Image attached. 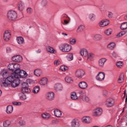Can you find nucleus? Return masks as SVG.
<instances>
[{"label": "nucleus", "mask_w": 127, "mask_h": 127, "mask_svg": "<svg viewBox=\"0 0 127 127\" xmlns=\"http://www.w3.org/2000/svg\"><path fill=\"white\" fill-rule=\"evenodd\" d=\"M11 59L14 62H21L22 61V57L19 55H15L13 56Z\"/></svg>", "instance_id": "17"}, {"label": "nucleus", "mask_w": 127, "mask_h": 127, "mask_svg": "<svg viewBox=\"0 0 127 127\" xmlns=\"http://www.w3.org/2000/svg\"><path fill=\"white\" fill-rule=\"evenodd\" d=\"M88 18L91 21H94L96 19V15L94 13H90L88 15Z\"/></svg>", "instance_id": "34"}, {"label": "nucleus", "mask_w": 127, "mask_h": 127, "mask_svg": "<svg viewBox=\"0 0 127 127\" xmlns=\"http://www.w3.org/2000/svg\"><path fill=\"white\" fill-rule=\"evenodd\" d=\"M26 82H24V83H27L28 84H30L31 83V79H27L26 81Z\"/></svg>", "instance_id": "56"}, {"label": "nucleus", "mask_w": 127, "mask_h": 127, "mask_svg": "<svg viewBox=\"0 0 127 127\" xmlns=\"http://www.w3.org/2000/svg\"><path fill=\"white\" fill-rule=\"evenodd\" d=\"M80 98L84 102H86V103L90 102V98H89V97L86 96V94H85L84 93H80Z\"/></svg>", "instance_id": "15"}, {"label": "nucleus", "mask_w": 127, "mask_h": 127, "mask_svg": "<svg viewBox=\"0 0 127 127\" xmlns=\"http://www.w3.org/2000/svg\"><path fill=\"white\" fill-rule=\"evenodd\" d=\"M20 71L18 72L17 74H16L15 76L16 77L17 79H20V78H26L27 77V73L24 70H19Z\"/></svg>", "instance_id": "5"}, {"label": "nucleus", "mask_w": 127, "mask_h": 127, "mask_svg": "<svg viewBox=\"0 0 127 127\" xmlns=\"http://www.w3.org/2000/svg\"><path fill=\"white\" fill-rule=\"evenodd\" d=\"M74 57H73V54H68L66 56V59L68 61H72L73 60Z\"/></svg>", "instance_id": "38"}, {"label": "nucleus", "mask_w": 127, "mask_h": 127, "mask_svg": "<svg viewBox=\"0 0 127 127\" xmlns=\"http://www.w3.org/2000/svg\"><path fill=\"white\" fill-rule=\"evenodd\" d=\"M16 75L14 73L8 76L5 79H1L0 80V86L2 88H6L11 86L13 88L17 87L20 83V80L16 77Z\"/></svg>", "instance_id": "1"}, {"label": "nucleus", "mask_w": 127, "mask_h": 127, "mask_svg": "<svg viewBox=\"0 0 127 127\" xmlns=\"http://www.w3.org/2000/svg\"><path fill=\"white\" fill-rule=\"evenodd\" d=\"M63 17H67L68 18H69V17H68V16L65 14L63 15Z\"/></svg>", "instance_id": "63"}, {"label": "nucleus", "mask_w": 127, "mask_h": 127, "mask_svg": "<svg viewBox=\"0 0 127 127\" xmlns=\"http://www.w3.org/2000/svg\"><path fill=\"white\" fill-rule=\"evenodd\" d=\"M113 15H114V14L113 13H112V12H109L108 17L109 18H112V17H113Z\"/></svg>", "instance_id": "54"}, {"label": "nucleus", "mask_w": 127, "mask_h": 127, "mask_svg": "<svg viewBox=\"0 0 127 127\" xmlns=\"http://www.w3.org/2000/svg\"><path fill=\"white\" fill-rule=\"evenodd\" d=\"M47 51L49 52V53H51L52 54H55L56 53V51L53 47L48 46L46 48Z\"/></svg>", "instance_id": "23"}, {"label": "nucleus", "mask_w": 127, "mask_h": 127, "mask_svg": "<svg viewBox=\"0 0 127 127\" xmlns=\"http://www.w3.org/2000/svg\"><path fill=\"white\" fill-rule=\"evenodd\" d=\"M112 54L113 57H117V54L115 52H113Z\"/></svg>", "instance_id": "58"}, {"label": "nucleus", "mask_w": 127, "mask_h": 127, "mask_svg": "<svg viewBox=\"0 0 127 127\" xmlns=\"http://www.w3.org/2000/svg\"><path fill=\"white\" fill-rule=\"evenodd\" d=\"M14 67V63L10 64L8 65V69H9V70H11V71H12L13 72Z\"/></svg>", "instance_id": "44"}, {"label": "nucleus", "mask_w": 127, "mask_h": 127, "mask_svg": "<svg viewBox=\"0 0 127 127\" xmlns=\"http://www.w3.org/2000/svg\"><path fill=\"white\" fill-rule=\"evenodd\" d=\"M32 11H33V10L31 7H29L27 9V12L28 14H31V13H32Z\"/></svg>", "instance_id": "50"}, {"label": "nucleus", "mask_w": 127, "mask_h": 127, "mask_svg": "<svg viewBox=\"0 0 127 127\" xmlns=\"http://www.w3.org/2000/svg\"><path fill=\"white\" fill-rule=\"evenodd\" d=\"M62 35H63L64 36H67L68 34H67V33H62Z\"/></svg>", "instance_id": "61"}, {"label": "nucleus", "mask_w": 127, "mask_h": 127, "mask_svg": "<svg viewBox=\"0 0 127 127\" xmlns=\"http://www.w3.org/2000/svg\"><path fill=\"white\" fill-rule=\"evenodd\" d=\"M17 42L18 44H23V42H24L23 38L21 37H18L17 38Z\"/></svg>", "instance_id": "36"}, {"label": "nucleus", "mask_w": 127, "mask_h": 127, "mask_svg": "<svg viewBox=\"0 0 127 127\" xmlns=\"http://www.w3.org/2000/svg\"><path fill=\"white\" fill-rule=\"evenodd\" d=\"M122 35L121 34V32L120 33H119L117 35V37L119 38V37H122Z\"/></svg>", "instance_id": "59"}, {"label": "nucleus", "mask_w": 127, "mask_h": 127, "mask_svg": "<svg viewBox=\"0 0 127 127\" xmlns=\"http://www.w3.org/2000/svg\"><path fill=\"white\" fill-rule=\"evenodd\" d=\"M121 28L122 30L124 29H127V22L122 23L121 25Z\"/></svg>", "instance_id": "40"}, {"label": "nucleus", "mask_w": 127, "mask_h": 127, "mask_svg": "<svg viewBox=\"0 0 127 127\" xmlns=\"http://www.w3.org/2000/svg\"><path fill=\"white\" fill-rule=\"evenodd\" d=\"M54 92L51 91L47 93L46 94V99L48 101H53L55 98Z\"/></svg>", "instance_id": "9"}, {"label": "nucleus", "mask_w": 127, "mask_h": 127, "mask_svg": "<svg viewBox=\"0 0 127 127\" xmlns=\"http://www.w3.org/2000/svg\"><path fill=\"white\" fill-rule=\"evenodd\" d=\"M107 47L109 49H113L114 48H115V47H116V44H115V43L114 42L110 43L108 45Z\"/></svg>", "instance_id": "39"}, {"label": "nucleus", "mask_w": 127, "mask_h": 127, "mask_svg": "<svg viewBox=\"0 0 127 127\" xmlns=\"http://www.w3.org/2000/svg\"><path fill=\"white\" fill-rule=\"evenodd\" d=\"M7 53H9L11 52V49L10 47H7L6 49Z\"/></svg>", "instance_id": "55"}, {"label": "nucleus", "mask_w": 127, "mask_h": 127, "mask_svg": "<svg viewBox=\"0 0 127 127\" xmlns=\"http://www.w3.org/2000/svg\"><path fill=\"white\" fill-rule=\"evenodd\" d=\"M88 51L86 49H83L81 50L80 54L81 55V56H83V57H87V56L88 55Z\"/></svg>", "instance_id": "30"}, {"label": "nucleus", "mask_w": 127, "mask_h": 127, "mask_svg": "<svg viewBox=\"0 0 127 127\" xmlns=\"http://www.w3.org/2000/svg\"><path fill=\"white\" fill-rule=\"evenodd\" d=\"M110 23V21L108 19L102 20L100 22H99V26L101 27H105V26H107V25H109Z\"/></svg>", "instance_id": "16"}, {"label": "nucleus", "mask_w": 127, "mask_h": 127, "mask_svg": "<svg viewBox=\"0 0 127 127\" xmlns=\"http://www.w3.org/2000/svg\"><path fill=\"white\" fill-rule=\"evenodd\" d=\"M9 38H10V31L7 30L4 32L3 39L5 41H8Z\"/></svg>", "instance_id": "13"}, {"label": "nucleus", "mask_w": 127, "mask_h": 127, "mask_svg": "<svg viewBox=\"0 0 127 127\" xmlns=\"http://www.w3.org/2000/svg\"><path fill=\"white\" fill-rule=\"evenodd\" d=\"M78 86L80 89H87L88 84H87V82L85 81H81L79 83Z\"/></svg>", "instance_id": "20"}, {"label": "nucleus", "mask_w": 127, "mask_h": 127, "mask_svg": "<svg viewBox=\"0 0 127 127\" xmlns=\"http://www.w3.org/2000/svg\"><path fill=\"white\" fill-rule=\"evenodd\" d=\"M69 42L72 45L76 44V39H70Z\"/></svg>", "instance_id": "48"}, {"label": "nucleus", "mask_w": 127, "mask_h": 127, "mask_svg": "<svg viewBox=\"0 0 127 127\" xmlns=\"http://www.w3.org/2000/svg\"><path fill=\"white\" fill-rule=\"evenodd\" d=\"M113 30L112 29H108L105 31L104 33L106 34V35H111V34L112 33Z\"/></svg>", "instance_id": "43"}, {"label": "nucleus", "mask_w": 127, "mask_h": 127, "mask_svg": "<svg viewBox=\"0 0 127 127\" xmlns=\"http://www.w3.org/2000/svg\"><path fill=\"white\" fill-rule=\"evenodd\" d=\"M126 33L127 32L124 31L120 32V34H121L122 36H124V35H125V34H126Z\"/></svg>", "instance_id": "57"}, {"label": "nucleus", "mask_w": 127, "mask_h": 127, "mask_svg": "<svg viewBox=\"0 0 127 127\" xmlns=\"http://www.w3.org/2000/svg\"><path fill=\"white\" fill-rule=\"evenodd\" d=\"M48 82V80L46 77H43L39 81V84H40L42 86H44V85H46Z\"/></svg>", "instance_id": "24"}, {"label": "nucleus", "mask_w": 127, "mask_h": 127, "mask_svg": "<svg viewBox=\"0 0 127 127\" xmlns=\"http://www.w3.org/2000/svg\"><path fill=\"white\" fill-rule=\"evenodd\" d=\"M20 126H24L25 125V121L23 120H21L19 122Z\"/></svg>", "instance_id": "53"}, {"label": "nucleus", "mask_w": 127, "mask_h": 127, "mask_svg": "<svg viewBox=\"0 0 127 127\" xmlns=\"http://www.w3.org/2000/svg\"><path fill=\"white\" fill-rule=\"evenodd\" d=\"M54 90L56 92H60L63 91V85L61 83H56L54 85Z\"/></svg>", "instance_id": "12"}, {"label": "nucleus", "mask_w": 127, "mask_h": 127, "mask_svg": "<svg viewBox=\"0 0 127 127\" xmlns=\"http://www.w3.org/2000/svg\"><path fill=\"white\" fill-rule=\"evenodd\" d=\"M20 65L18 64H14V69L13 72H14V74H16L20 72Z\"/></svg>", "instance_id": "18"}, {"label": "nucleus", "mask_w": 127, "mask_h": 127, "mask_svg": "<svg viewBox=\"0 0 127 127\" xmlns=\"http://www.w3.org/2000/svg\"><path fill=\"white\" fill-rule=\"evenodd\" d=\"M70 125L71 127H80L81 122L79 119H74L71 121Z\"/></svg>", "instance_id": "7"}, {"label": "nucleus", "mask_w": 127, "mask_h": 127, "mask_svg": "<svg viewBox=\"0 0 127 127\" xmlns=\"http://www.w3.org/2000/svg\"><path fill=\"white\" fill-rule=\"evenodd\" d=\"M39 90H40L39 86H36L33 89V93L34 94H37L39 92Z\"/></svg>", "instance_id": "42"}, {"label": "nucleus", "mask_w": 127, "mask_h": 127, "mask_svg": "<svg viewBox=\"0 0 127 127\" xmlns=\"http://www.w3.org/2000/svg\"><path fill=\"white\" fill-rule=\"evenodd\" d=\"M34 75H35V76H37V77H40V76H41V74H42V70L39 69H35L34 71Z\"/></svg>", "instance_id": "31"}, {"label": "nucleus", "mask_w": 127, "mask_h": 127, "mask_svg": "<svg viewBox=\"0 0 127 127\" xmlns=\"http://www.w3.org/2000/svg\"><path fill=\"white\" fill-rule=\"evenodd\" d=\"M1 74L2 75L3 80H5L8 77V72L5 70H2Z\"/></svg>", "instance_id": "27"}, {"label": "nucleus", "mask_w": 127, "mask_h": 127, "mask_svg": "<svg viewBox=\"0 0 127 127\" xmlns=\"http://www.w3.org/2000/svg\"><path fill=\"white\" fill-rule=\"evenodd\" d=\"M64 23H65V24H68V23H69V21H67V20H64Z\"/></svg>", "instance_id": "60"}, {"label": "nucleus", "mask_w": 127, "mask_h": 127, "mask_svg": "<svg viewBox=\"0 0 127 127\" xmlns=\"http://www.w3.org/2000/svg\"><path fill=\"white\" fill-rule=\"evenodd\" d=\"M124 75H121L119 76V78L118 79V83H123V82H124Z\"/></svg>", "instance_id": "45"}, {"label": "nucleus", "mask_w": 127, "mask_h": 127, "mask_svg": "<svg viewBox=\"0 0 127 127\" xmlns=\"http://www.w3.org/2000/svg\"><path fill=\"white\" fill-rule=\"evenodd\" d=\"M12 104L14 106H21V102H13Z\"/></svg>", "instance_id": "52"}, {"label": "nucleus", "mask_w": 127, "mask_h": 127, "mask_svg": "<svg viewBox=\"0 0 127 127\" xmlns=\"http://www.w3.org/2000/svg\"><path fill=\"white\" fill-rule=\"evenodd\" d=\"M7 16L9 20L13 21L17 18V14L15 11L10 10L8 12Z\"/></svg>", "instance_id": "3"}, {"label": "nucleus", "mask_w": 127, "mask_h": 127, "mask_svg": "<svg viewBox=\"0 0 127 127\" xmlns=\"http://www.w3.org/2000/svg\"><path fill=\"white\" fill-rule=\"evenodd\" d=\"M106 76V74L103 72H99L98 74L96 76V79L97 81H99L100 82H102V81H104L105 80V77Z\"/></svg>", "instance_id": "8"}, {"label": "nucleus", "mask_w": 127, "mask_h": 127, "mask_svg": "<svg viewBox=\"0 0 127 127\" xmlns=\"http://www.w3.org/2000/svg\"><path fill=\"white\" fill-rule=\"evenodd\" d=\"M117 67H118V68H121L122 66H123V62H118L117 64H116Z\"/></svg>", "instance_id": "51"}, {"label": "nucleus", "mask_w": 127, "mask_h": 127, "mask_svg": "<svg viewBox=\"0 0 127 127\" xmlns=\"http://www.w3.org/2000/svg\"><path fill=\"white\" fill-rule=\"evenodd\" d=\"M124 19H125V20L127 21V15H126V16L124 17Z\"/></svg>", "instance_id": "64"}, {"label": "nucleus", "mask_w": 127, "mask_h": 127, "mask_svg": "<svg viewBox=\"0 0 127 127\" xmlns=\"http://www.w3.org/2000/svg\"><path fill=\"white\" fill-rule=\"evenodd\" d=\"M92 38L95 41H101L103 39V37L100 34H95L92 36Z\"/></svg>", "instance_id": "19"}, {"label": "nucleus", "mask_w": 127, "mask_h": 127, "mask_svg": "<svg viewBox=\"0 0 127 127\" xmlns=\"http://www.w3.org/2000/svg\"><path fill=\"white\" fill-rule=\"evenodd\" d=\"M17 6L18 7L19 10L21 11H22L23 9H24V7H25L24 3L22 2V1L18 2Z\"/></svg>", "instance_id": "29"}, {"label": "nucleus", "mask_w": 127, "mask_h": 127, "mask_svg": "<svg viewBox=\"0 0 127 127\" xmlns=\"http://www.w3.org/2000/svg\"><path fill=\"white\" fill-rule=\"evenodd\" d=\"M81 122L83 124H91L92 123V118L89 116H85L82 117Z\"/></svg>", "instance_id": "11"}, {"label": "nucleus", "mask_w": 127, "mask_h": 127, "mask_svg": "<svg viewBox=\"0 0 127 127\" xmlns=\"http://www.w3.org/2000/svg\"><path fill=\"white\" fill-rule=\"evenodd\" d=\"M13 111V107L11 105H9L6 108V112L7 114H11Z\"/></svg>", "instance_id": "33"}, {"label": "nucleus", "mask_w": 127, "mask_h": 127, "mask_svg": "<svg viewBox=\"0 0 127 127\" xmlns=\"http://www.w3.org/2000/svg\"><path fill=\"white\" fill-rule=\"evenodd\" d=\"M86 57H87V61H92L94 57H95V54L92 53H88L86 56Z\"/></svg>", "instance_id": "25"}, {"label": "nucleus", "mask_w": 127, "mask_h": 127, "mask_svg": "<svg viewBox=\"0 0 127 127\" xmlns=\"http://www.w3.org/2000/svg\"><path fill=\"white\" fill-rule=\"evenodd\" d=\"M65 81L66 82V83H68L69 84H71L73 82V79H72L71 77H70L69 76H66L65 78Z\"/></svg>", "instance_id": "37"}, {"label": "nucleus", "mask_w": 127, "mask_h": 127, "mask_svg": "<svg viewBox=\"0 0 127 127\" xmlns=\"http://www.w3.org/2000/svg\"><path fill=\"white\" fill-rule=\"evenodd\" d=\"M107 62V59L105 58H102L99 60L98 64L100 67H104L105 63Z\"/></svg>", "instance_id": "22"}, {"label": "nucleus", "mask_w": 127, "mask_h": 127, "mask_svg": "<svg viewBox=\"0 0 127 127\" xmlns=\"http://www.w3.org/2000/svg\"><path fill=\"white\" fill-rule=\"evenodd\" d=\"M70 98L71 100H74V101L79 99V97L77 96L76 92H72L71 93Z\"/></svg>", "instance_id": "32"}, {"label": "nucleus", "mask_w": 127, "mask_h": 127, "mask_svg": "<svg viewBox=\"0 0 127 127\" xmlns=\"http://www.w3.org/2000/svg\"><path fill=\"white\" fill-rule=\"evenodd\" d=\"M11 122L9 120H6L4 121L3 123V126L4 127H8L9 126H10Z\"/></svg>", "instance_id": "41"}, {"label": "nucleus", "mask_w": 127, "mask_h": 127, "mask_svg": "<svg viewBox=\"0 0 127 127\" xmlns=\"http://www.w3.org/2000/svg\"><path fill=\"white\" fill-rule=\"evenodd\" d=\"M41 117L44 119V120H49L51 115L49 113H45L42 114Z\"/></svg>", "instance_id": "28"}, {"label": "nucleus", "mask_w": 127, "mask_h": 127, "mask_svg": "<svg viewBox=\"0 0 127 127\" xmlns=\"http://www.w3.org/2000/svg\"><path fill=\"white\" fill-rule=\"evenodd\" d=\"M19 96L20 99L22 100V101H24L27 99L26 95L24 94V93H23V92L20 93L19 94Z\"/></svg>", "instance_id": "35"}, {"label": "nucleus", "mask_w": 127, "mask_h": 127, "mask_svg": "<svg viewBox=\"0 0 127 127\" xmlns=\"http://www.w3.org/2000/svg\"><path fill=\"white\" fill-rule=\"evenodd\" d=\"M55 66H59L61 64V62L59 60H56L54 62Z\"/></svg>", "instance_id": "46"}, {"label": "nucleus", "mask_w": 127, "mask_h": 127, "mask_svg": "<svg viewBox=\"0 0 127 127\" xmlns=\"http://www.w3.org/2000/svg\"><path fill=\"white\" fill-rule=\"evenodd\" d=\"M29 85L27 83H23L21 85V91L22 93H26V94H29L30 93L31 90L29 87Z\"/></svg>", "instance_id": "4"}, {"label": "nucleus", "mask_w": 127, "mask_h": 127, "mask_svg": "<svg viewBox=\"0 0 127 127\" xmlns=\"http://www.w3.org/2000/svg\"><path fill=\"white\" fill-rule=\"evenodd\" d=\"M102 114H103V110L102 108H98L94 110L93 116H94V117H99V116H101Z\"/></svg>", "instance_id": "14"}, {"label": "nucleus", "mask_w": 127, "mask_h": 127, "mask_svg": "<svg viewBox=\"0 0 127 127\" xmlns=\"http://www.w3.org/2000/svg\"><path fill=\"white\" fill-rule=\"evenodd\" d=\"M60 69L61 71H66L68 69V67L65 65H62Z\"/></svg>", "instance_id": "47"}, {"label": "nucleus", "mask_w": 127, "mask_h": 127, "mask_svg": "<svg viewBox=\"0 0 127 127\" xmlns=\"http://www.w3.org/2000/svg\"><path fill=\"white\" fill-rule=\"evenodd\" d=\"M36 52V53L39 54L41 52V50H38Z\"/></svg>", "instance_id": "62"}, {"label": "nucleus", "mask_w": 127, "mask_h": 127, "mask_svg": "<svg viewBox=\"0 0 127 127\" xmlns=\"http://www.w3.org/2000/svg\"><path fill=\"white\" fill-rule=\"evenodd\" d=\"M107 107H113L115 105V100L113 98H108L105 103Z\"/></svg>", "instance_id": "10"}, {"label": "nucleus", "mask_w": 127, "mask_h": 127, "mask_svg": "<svg viewBox=\"0 0 127 127\" xmlns=\"http://www.w3.org/2000/svg\"><path fill=\"white\" fill-rule=\"evenodd\" d=\"M41 4L43 6H46V5H47V0H42Z\"/></svg>", "instance_id": "49"}, {"label": "nucleus", "mask_w": 127, "mask_h": 127, "mask_svg": "<svg viewBox=\"0 0 127 127\" xmlns=\"http://www.w3.org/2000/svg\"><path fill=\"white\" fill-rule=\"evenodd\" d=\"M85 75V71L83 69H77L75 71V76L78 79H82Z\"/></svg>", "instance_id": "6"}, {"label": "nucleus", "mask_w": 127, "mask_h": 127, "mask_svg": "<svg viewBox=\"0 0 127 127\" xmlns=\"http://www.w3.org/2000/svg\"><path fill=\"white\" fill-rule=\"evenodd\" d=\"M59 49L62 52H69L72 49V47L67 44H62L59 46Z\"/></svg>", "instance_id": "2"}, {"label": "nucleus", "mask_w": 127, "mask_h": 127, "mask_svg": "<svg viewBox=\"0 0 127 127\" xmlns=\"http://www.w3.org/2000/svg\"><path fill=\"white\" fill-rule=\"evenodd\" d=\"M85 29V26L83 25H79L76 30V32L77 33H81V32H83L84 30Z\"/></svg>", "instance_id": "26"}, {"label": "nucleus", "mask_w": 127, "mask_h": 127, "mask_svg": "<svg viewBox=\"0 0 127 127\" xmlns=\"http://www.w3.org/2000/svg\"><path fill=\"white\" fill-rule=\"evenodd\" d=\"M54 113L55 117H57V118H61L62 116V112L59 109H55Z\"/></svg>", "instance_id": "21"}]
</instances>
